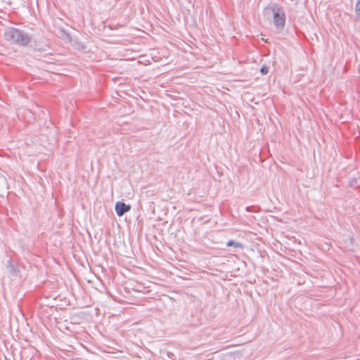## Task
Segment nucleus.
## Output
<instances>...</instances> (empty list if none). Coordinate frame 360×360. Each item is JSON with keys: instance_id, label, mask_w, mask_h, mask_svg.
Segmentation results:
<instances>
[{"instance_id": "obj_1", "label": "nucleus", "mask_w": 360, "mask_h": 360, "mask_svg": "<svg viewBox=\"0 0 360 360\" xmlns=\"http://www.w3.org/2000/svg\"><path fill=\"white\" fill-rule=\"evenodd\" d=\"M4 37L9 44L20 46H26L30 42V37L27 34L14 27L7 29L4 34Z\"/></svg>"}, {"instance_id": "obj_2", "label": "nucleus", "mask_w": 360, "mask_h": 360, "mask_svg": "<svg viewBox=\"0 0 360 360\" xmlns=\"http://www.w3.org/2000/svg\"><path fill=\"white\" fill-rule=\"evenodd\" d=\"M264 15L268 17H273L274 25L278 31L283 29L285 23V14L283 8L278 5L274 4L266 8Z\"/></svg>"}, {"instance_id": "obj_3", "label": "nucleus", "mask_w": 360, "mask_h": 360, "mask_svg": "<svg viewBox=\"0 0 360 360\" xmlns=\"http://www.w3.org/2000/svg\"><path fill=\"white\" fill-rule=\"evenodd\" d=\"M131 207L129 205H126L122 202H117L115 204V211L119 217L122 216L124 213L129 211Z\"/></svg>"}, {"instance_id": "obj_4", "label": "nucleus", "mask_w": 360, "mask_h": 360, "mask_svg": "<svg viewBox=\"0 0 360 360\" xmlns=\"http://www.w3.org/2000/svg\"><path fill=\"white\" fill-rule=\"evenodd\" d=\"M226 246L227 247L234 246L235 248H243V245L242 243H238V242H235V241H233L232 240H231L227 242Z\"/></svg>"}, {"instance_id": "obj_5", "label": "nucleus", "mask_w": 360, "mask_h": 360, "mask_svg": "<svg viewBox=\"0 0 360 360\" xmlns=\"http://www.w3.org/2000/svg\"><path fill=\"white\" fill-rule=\"evenodd\" d=\"M355 13L356 15V20H360V0H358L356 4Z\"/></svg>"}, {"instance_id": "obj_6", "label": "nucleus", "mask_w": 360, "mask_h": 360, "mask_svg": "<svg viewBox=\"0 0 360 360\" xmlns=\"http://www.w3.org/2000/svg\"><path fill=\"white\" fill-rule=\"evenodd\" d=\"M269 72V69L266 66L264 65L260 69V72L262 73V75H266Z\"/></svg>"}]
</instances>
